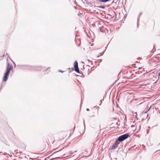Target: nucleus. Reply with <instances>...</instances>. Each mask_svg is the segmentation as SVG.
Segmentation results:
<instances>
[{"label": "nucleus", "instance_id": "2", "mask_svg": "<svg viewBox=\"0 0 160 160\" xmlns=\"http://www.w3.org/2000/svg\"><path fill=\"white\" fill-rule=\"evenodd\" d=\"M128 134H125L119 137L118 138V140L120 142H122L127 139L128 137Z\"/></svg>", "mask_w": 160, "mask_h": 160}, {"label": "nucleus", "instance_id": "13", "mask_svg": "<svg viewBox=\"0 0 160 160\" xmlns=\"http://www.w3.org/2000/svg\"><path fill=\"white\" fill-rule=\"evenodd\" d=\"M13 160H16L15 159H14Z\"/></svg>", "mask_w": 160, "mask_h": 160}, {"label": "nucleus", "instance_id": "11", "mask_svg": "<svg viewBox=\"0 0 160 160\" xmlns=\"http://www.w3.org/2000/svg\"><path fill=\"white\" fill-rule=\"evenodd\" d=\"M59 72H63L62 71H60Z\"/></svg>", "mask_w": 160, "mask_h": 160}, {"label": "nucleus", "instance_id": "12", "mask_svg": "<svg viewBox=\"0 0 160 160\" xmlns=\"http://www.w3.org/2000/svg\"><path fill=\"white\" fill-rule=\"evenodd\" d=\"M84 125L85 126V123H84Z\"/></svg>", "mask_w": 160, "mask_h": 160}, {"label": "nucleus", "instance_id": "7", "mask_svg": "<svg viewBox=\"0 0 160 160\" xmlns=\"http://www.w3.org/2000/svg\"><path fill=\"white\" fill-rule=\"evenodd\" d=\"M86 110H87V111H89V109L87 108V109Z\"/></svg>", "mask_w": 160, "mask_h": 160}, {"label": "nucleus", "instance_id": "1", "mask_svg": "<svg viewBox=\"0 0 160 160\" xmlns=\"http://www.w3.org/2000/svg\"><path fill=\"white\" fill-rule=\"evenodd\" d=\"M11 68V65L9 63H7L6 71L5 73L3 79V80L5 82L7 80L8 77V76L9 73L10 72Z\"/></svg>", "mask_w": 160, "mask_h": 160}, {"label": "nucleus", "instance_id": "9", "mask_svg": "<svg viewBox=\"0 0 160 160\" xmlns=\"http://www.w3.org/2000/svg\"><path fill=\"white\" fill-rule=\"evenodd\" d=\"M148 131H149V130H147V133H148Z\"/></svg>", "mask_w": 160, "mask_h": 160}, {"label": "nucleus", "instance_id": "10", "mask_svg": "<svg viewBox=\"0 0 160 160\" xmlns=\"http://www.w3.org/2000/svg\"><path fill=\"white\" fill-rule=\"evenodd\" d=\"M148 114H147V118H148Z\"/></svg>", "mask_w": 160, "mask_h": 160}, {"label": "nucleus", "instance_id": "4", "mask_svg": "<svg viewBox=\"0 0 160 160\" xmlns=\"http://www.w3.org/2000/svg\"><path fill=\"white\" fill-rule=\"evenodd\" d=\"M118 145V142H115L114 144L112 147V149H114L116 148Z\"/></svg>", "mask_w": 160, "mask_h": 160}, {"label": "nucleus", "instance_id": "6", "mask_svg": "<svg viewBox=\"0 0 160 160\" xmlns=\"http://www.w3.org/2000/svg\"><path fill=\"white\" fill-rule=\"evenodd\" d=\"M99 7L102 9H104L105 8V7L104 6H100Z\"/></svg>", "mask_w": 160, "mask_h": 160}, {"label": "nucleus", "instance_id": "14", "mask_svg": "<svg viewBox=\"0 0 160 160\" xmlns=\"http://www.w3.org/2000/svg\"><path fill=\"white\" fill-rule=\"evenodd\" d=\"M159 144H160V142Z\"/></svg>", "mask_w": 160, "mask_h": 160}, {"label": "nucleus", "instance_id": "5", "mask_svg": "<svg viewBox=\"0 0 160 160\" xmlns=\"http://www.w3.org/2000/svg\"><path fill=\"white\" fill-rule=\"evenodd\" d=\"M149 109H150V108H149V109H147V110H146V111H145L144 112V114H147V112H148V111L149 110Z\"/></svg>", "mask_w": 160, "mask_h": 160}, {"label": "nucleus", "instance_id": "3", "mask_svg": "<svg viewBox=\"0 0 160 160\" xmlns=\"http://www.w3.org/2000/svg\"><path fill=\"white\" fill-rule=\"evenodd\" d=\"M74 68L75 71L78 73L79 72V70L78 67V63L77 61L75 62L74 64Z\"/></svg>", "mask_w": 160, "mask_h": 160}, {"label": "nucleus", "instance_id": "8", "mask_svg": "<svg viewBox=\"0 0 160 160\" xmlns=\"http://www.w3.org/2000/svg\"><path fill=\"white\" fill-rule=\"evenodd\" d=\"M158 76L160 77V73L158 74Z\"/></svg>", "mask_w": 160, "mask_h": 160}]
</instances>
